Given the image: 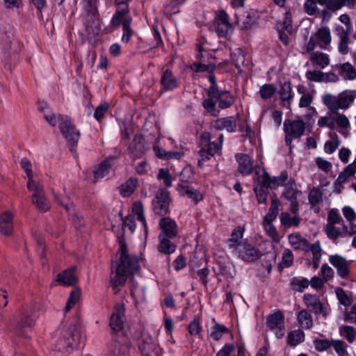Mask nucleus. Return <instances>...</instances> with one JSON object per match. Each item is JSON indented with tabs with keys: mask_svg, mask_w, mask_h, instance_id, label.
Returning <instances> with one entry per match:
<instances>
[{
	"mask_svg": "<svg viewBox=\"0 0 356 356\" xmlns=\"http://www.w3.org/2000/svg\"><path fill=\"white\" fill-rule=\"evenodd\" d=\"M356 98V90H346L337 95L330 93H325L322 97V102L332 114L335 115L334 122H336L339 127L347 129L350 127V122L348 118L341 113H339V109L346 110L353 103Z\"/></svg>",
	"mask_w": 356,
	"mask_h": 356,
	"instance_id": "nucleus-1",
	"label": "nucleus"
},
{
	"mask_svg": "<svg viewBox=\"0 0 356 356\" xmlns=\"http://www.w3.org/2000/svg\"><path fill=\"white\" fill-rule=\"evenodd\" d=\"M140 269L138 257L129 254L125 242L120 241V258L115 275L111 282L113 288L124 284L128 276L133 275Z\"/></svg>",
	"mask_w": 356,
	"mask_h": 356,
	"instance_id": "nucleus-2",
	"label": "nucleus"
},
{
	"mask_svg": "<svg viewBox=\"0 0 356 356\" xmlns=\"http://www.w3.org/2000/svg\"><path fill=\"white\" fill-rule=\"evenodd\" d=\"M44 119L52 127L58 124L59 129L68 142L69 145H75L80 137V133L74 125L72 124L69 117L62 115H55L53 113H44Z\"/></svg>",
	"mask_w": 356,
	"mask_h": 356,
	"instance_id": "nucleus-3",
	"label": "nucleus"
},
{
	"mask_svg": "<svg viewBox=\"0 0 356 356\" xmlns=\"http://www.w3.org/2000/svg\"><path fill=\"white\" fill-rule=\"evenodd\" d=\"M210 134L208 132L203 133L200 136L201 149L199 151L200 159L198 160V166L202 167L203 162L209 160L215 154L220 151L223 142V135L220 134L218 136L219 143L210 142Z\"/></svg>",
	"mask_w": 356,
	"mask_h": 356,
	"instance_id": "nucleus-4",
	"label": "nucleus"
},
{
	"mask_svg": "<svg viewBox=\"0 0 356 356\" xmlns=\"http://www.w3.org/2000/svg\"><path fill=\"white\" fill-rule=\"evenodd\" d=\"M81 334L78 327L72 325L67 330L60 332V339L58 343V350H65L68 352L70 349L76 347L80 342Z\"/></svg>",
	"mask_w": 356,
	"mask_h": 356,
	"instance_id": "nucleus-5",
	"label": "nucleus"
},
{
	"mask_svg": "<svg viewBox=\"0 0 356 356\" xmlns=\"http://www.w3.org/2000/svg\"><path fill=\"white\" fill-rule=\"evenodd\" d=\"M332 36L330 29L327 26H323L310 36L306 45L307 51L311 52L316 47L325 49L330 44Z\"/></svg>",
	"mask_w": 356,
	"mask_h": 356,
	"instance_id": "nucleus-6",
	"label": "nucleus"
},
{
	"mask_svg": "<svg viewBox=\"0 0 356 356\" xmlns=\"http://www.w3.org/2000/svg\"><path fill=\"white\" fill-rule=\"evenodd\" d=\"M39 317L38 307L31 304L18 311L17 326L19 328L32 327Z\"/></svg>",
	"mask_w": 356,
	"mask_h": 356,
	"instance_id": "nucleus-7",
	"label": "nucleus"
},
{
	"mask_svg": "<svg viewBox=\"0 0 356 356\" xmlns=\"http://www.w3.org/2000/svg\"><path fill=\"white\" fill-rule=\"evenodd\" d=\"M305 123L302 120H286L284 122L285 142L291 146L293 139L300 138L305 133Z\"/></svg>",
	"mask_w": 356,
	"mask_h": 356,
	"instance_id": "nucleus-8",
	"label": "nucleus"
},
{
	"mask_svg": "<svg viewBox=\"0 0 356 356\" xmlns=\"http://www.w3.org/2000/svg\"><path fill=\"white\" fill-rule=\"evenodd\" d=\"M303 302L306 307L316 315H321L326 318L330 312L329 305L321 302L316 295L305 293L303 296Z\"/></svg>",
	"mask_w": 356,
	"mask_h": 356,
	"instance_id": "nucleus-9",
	"label": "nucleus"
},
{
	"mask_svg": "<svg viewBox=\"0 0 356 356\" xmlns=\"http://www.w3.org/2000/svg\"><path fill=\"white\" fill-rule=\"evenodd\" d=\"M233 252L241 260L249 263L254 262L261 255L259 250L248 241L241 243V245Z\"/></svg>",
	"mask_w": 356,
	"mask_h": 356,
	"instance_id": "nucleus-10",
	"label": "nucleus"
},
{
	"mask_svg": "<svg viewBox=\"0 0 356 356\" xmlns=\"http://www.w3.org/2000/svg\"><path fill=\"white\" fill-rule=\"evenodd\" d=\"M28 189L32 192V203L35 205L38 210L45 212L50 209V204L45 197L43 186L40 182L28 187Z\"/></svg>",
	"mask_w": 356,
	"mask_h": 356,
	"instance_id": "nucleus-11",
	"label": "nucleus"
},
{
	"mask_svg": "<svg viewBox=\"0 0 356 356\" xmlns=\"http://www.w3.org/2000/svg\"><path fill=\"white\" fill-rule=\"evenodd\" d=\"M170 204L169 192L165 189L159 190L152 200L153 210L155 213L164 216L168 213Z\"/></svg>",
	"mask_w": 356,
	"mask_h": 356,
	"instance_id": "nucleus-12",
	"label": "nucleus"
},
{
	"mask_svg": "<svg viewBox=\"0 0 356 356\" xmlns=\"http://www.w3.org/2000/svg\"><path fill=\"white\" fill-rule=\"evenodd\" d=\"M160 83L163 91H172L179 87V80L170 69L163 68L161 72Z\"/></svg>",
	"mask_w": 356,
	"mask_h": 356,
	"instance_id": "nucleus-13",
	"label": "nucleus"
},
{
	"mask_svg": "<svg viewBox=\"0 0 356 356\" xmlns=\"http://www.w3.org/2000/svg\"><path fill=\"white\" fill-rule=\"evenodd\" d=\"M124 311L123 303H117L115 305L114 311L110 318V326L113 330L118 332L123 328L125 321Z\"/></svg>",
	"mask_w": 356,
	"mask_h": 356,
	"instance_id": "nucleus-14",
	"label": "nucleus"
},
{
	"mask_svg": "<svg viewBox=\"0 0 356 356\" xmlns=\"http://www.w3.org/2000/svg\"><path fill=\"white\" fill-rule=\"evenodd\" d=\"M216 30L220 37H227L232 30V24L228 15L224 11H219L215 19Z\"/></svg>",
	"mask_w": 356,
	"mask_h": 356,
	"instance_id": "nucleus-15",
	"label": "nucleus"
},
{
	"mask_svg": "<svg viewBox=\"0 0 356 356\" xmlns=\"http://www.w3.org/2000/svg\"><path fill=\"white\" fill-rule=\"evenodd\" d=\"M284 315L280 311L275 312L268 318V327L275 331L278 338H282L284 335Z\"/></svg>",
	"mask_w": 356,
	"mask_h": 356,
	"instance_id": "nucleus-16",
	"label": "nucleus"
},
{
	"mask_svg": "<svg viewBox=\"0 0 356 356\" xmlns=\"http://www.w3.org/2000/svg\"><path fill=\"white\" fill-rule=\"evenodd\" d=\"M14 40L13 27L8 24H0V47L8 51L11 49L12 42Z\"/></svg>",
	"mask_w": 356,
	"mask_h": 356,
	"instance_id": "nucleus-17",
	"label": "nucleus"
},
{
	"mask_svg": "<svg viewBox=\"0 0 356 356\" xmlns=\"http://www.w3.org/2000/svg\"><path fill=\"white\" fill-rule=\"evenodd\" d=\"M118 5L119 8L116 10L111 19V24L114 27H119L121 24L122 26L125 23L127 18H131L129 15V6L128 3L125 1H118Z\"/></svg>",
	"mask_w": 356,
	"mask_h": 356,
	"instance_id": "nucleus-18",
	"label": "nucleus"
},
{
	"mask_svg": "<svg viewBox=\"0 0 356 356\" xmlns=\"http://www.w3.org/2000/svg\"><path fill=\"white\" fill-rule=\"evenodd\" d=\"M117 158V155L110 156L102 162L93 171L95 179L99 180L108 175Z\"/></svg>",
	"mask_w": 356,
	"mask_h": 356,
	"instance_id": "nucleus-19",
	"label": "nucleus"
},
{
	"mask_svg": "<svg viewBox=\"0 0 356 356\" xmlns=\"http://www.w3.org/2000/svg\"><path fill=\"white\" fill-rule=\"evenodd\" d=\"M161 232L159 235L163 237L175 238L178 233V227L175 220L170 218H162L159 222Z\"/></svg>",
	"mask_w": 356,
	"mask_h": 356,
	"instance_id": "nucleus-20",
	"label": "nucleus"
},
{
	"mask_svg": "<svg viewBox=\"0 0 356 356\" xmlns=\"http://www.w3.org/2000/svg\"><path fill=\"white\" fill-rule=\"evenodd\" d=\"M330 264L337 268V274L342 278L348 277L349 275L348 263L342 257L336 254L329 258Z\"/></svg>",
	"mask_w": 356,
	"mask_h": 356,
	"instance_id": "nucleus-21",
	"label": "nucleus"
},
{
	"mask_svg": "<svg viewBox=\"0 0 356 356\" xmlns=\"http://www.w3.org/2000/svg\"><path fill=\"white\" fill-rule=\"evenodd\" d=\"M211 98L218 102V106L221 109L229 108L234 103V98L231 92L228 90H218L217 92H214L213 95H209Z\"/></svg>",
	"mask_w": 356,
	"mask_h": 356,
	"instance_id": "nucleus-22",
	"label": "nucleus"
},
{
	"mask_svg": "<svg viewBox=\"0 0 356 356\" xmlns=\"http://www.w3.org/2000/svg\"><path fill=\"white\" fill-rule=\"evenodd\" d=\"M76 266H72L57 275L56 281L65 286H74L78 281Z\"/></svg>",
	"mask_w": 356,
	"mask_h": 356,
	"instance_id": "nucleus-23",
	"label": "nucleus"
},
{
	"mask_svg": "<svg viewBox=\"0 0 356 356\" xmlns=\"http://www.w3.org/2000/svg\"><path fill=\"white\" fill-rule=\"evenodd\" d=\"M334 68L344 80L354 81L356 79V69L350 63L337 64Z\"/></svg>",
	"mask_w": 356,
	"mask_h": 356,
	"instance_id": "nucleus-24",
	"label": "nucleus"
},
{
	"mask_svg": "<svg viewBox=\"0 0 356 356\" xmlns=\"http://www.w3.org/2000/svg\"><path fill=\"white\" fill-rule=\"evenodd\" d=\"M325 232L327 236L332 239H337L342 232H347L350 235H353L356 233V226H351L350 229H348L347 226L342 225L340 226H336V225L327 224Z\"/></svg>",
	"mask_w": 356,
	"mask_h": 356,
	"instance_id": "nucleus-25",
	"label": "nucleus"
},
{
	"mask_svg": "<svg viewBox=\"0 0 356 356\" xmlns=\"http://www.w3.org/2000/svg\"><path fill=\"white\" fill-rule=\"evenodd\" d=\"M236 159L238 163V171L243 175H248L252 172V161L249 155L246 154H236Z\"/></svg>",
	"mask_w": 356,
	"mask_h": 356,
	"instance_id": "nucleus-26",
	"label": "nucleus"
},
{
	"mask_svg": "<svg viewBox=\"0 0 356 356\" xmlns=\"http://www.w3.org/2000/svg\"><path fill=\"white\" fill-rule=\"evenodd\" d=\"M13 214L6 211L0 215V232L4 236H10L13 232Z\"/></svg>",
	"mask_w": 356,
	"mask_h": 356,
	"instance_id": "nucleus-27",
	"label": "nucleus"
},
{
	"mask_svg": "<svg viewBox=\"0 0 356 356\" xmlns=\"http://www.w3.org/2000/svg\"><path fill=\"white\" fill-rule=\"evenodd\" d=\"M177 189L181 195L187 196L196 204L203 199V195L197 190L187 184H179Z\"/></svg>",
	"mask_w": 356,
	"mask_h": 356,
	"instance_id": "nucleus-28",
	"label": "nucleus"
},
{
	"mask_svg": "<svg viewBox=\"0 0 356 356\" xmlns=\"http://www.w3.org/2000/svg\"><path fill=\"white\" fill-rule=\"evenodd\" d=\"M288 240L291 246L296 250L308 252L309 241L298 233H292L288 236Z\"/></svg>",
	"mask_w": 356,
	"mask_h": 356,
	"instance_id": "nucleus-29",
	"label": "nucleus"
},
{
	"mask_svg": "<svg viewBox=\"0 0 356 356\" xmlns=\"http://www.w3.org/2000/svg\"><path fill=\"white\" fill-rule=\"evenodd\" d=\"M243 229L240 227L235 228L232 231L230 238L227 240L228 247L232 250V252L241 245V243L247 241V240L243 239Z\"/></svg>",
	"mask_w": 356,
	"mask_h": 356,
	"instance_id": "nucleus-30",
	"label": "nucleus"
},
{
	"mask_svg": "<svg viewBox=\"0 0 356 356\" xmlns=\"http://www.w3.org/2000/svg\"><path fill=\"white\" fill-rule=\"evenodd\" d=\"M215 128L218 130H226L234 132L236 129V122L234 117H227L218 119L215 122Z\"/></svg>",
	"mask_w": 356,
	"mask_h": 356,
	"instance_id": "nucleus-31",
	"label": "nucleus"
},
{
	"mask_svg": "<svg viewBox=\"0 0 356 356\" xmlns=\"http://www.w3.org/2000/svg\"><path fill=\"white\" fill-rule=\"evenodd\" d=\"M297 321L299 326L303 329L309 330L314 325L312 314L307 309H302L298 312Z\"/></svg>",
	"mask_w": 356,
	"mask_h": 356,
	"instance_id": "nucleus-32",
	"label": "nucleus"
},
{
	"mask_svg": "<svg viewBox=\"0 0 356 356\" xmlns=\"http://www.w3.org/2000/svg\"><path fill=\"white\" fill-rule=\"evenodd\" d=\"M280 218L282 225L285 228H289L292 226L297 227L300 225L301 221L299 214H296L291 217L288 212H282Z\"/></svg>",
	"mask_w": 356,
	"mask_h": 356,
	"instance_id": "nucleus-33",
	"label": "nucleus"
},
{
	"mask_svg": "<svg viewBox=\"0 0 356 356\" xmlns=\"http://www.w3.org/2000/svg\"><path fill=\"white\" fill-rule=\"evenodd\" d=\"M310 53V60L314 65H316L321 68H325L330 64L329 56L323 52H313Z\"/></svg>",
	"mask_w": 356,
	"mask_h": 356,
	"instance_id": "nucleus-34",
	"label": "nucleus"
},
{
	"mask_svg": "<svg viewBox=\"0 0 356 356\" xmlns=\"http://www.w3.org/2000/svg\"><path fill=\"white\" fill-rule=\"evenodd\" d=\"M170 238L163 237V235H159V245H158V250L160 252L170 254L175 252L176 245L170 241Z\"/></svg>",
	"mask_w": 356,
	"mask_h": 356,
	"instance_id": "nucleus-35",
	"label": "nucleus"
},
{
	"mask_svg": "<svg viewBox=\"0 0 356 356\" xmlns=\"http://www.w3.org/2000/svg\"><path fill=\"white\" fill-rule=\"evenodd\" d=\"M300 191L297 189L294 179H290L285 184L282 195L288 200L297 199Z\"/></svg>",
	"mask_w": 356,
	"mask_h": 356,
	"instance_id": "nucleus-36",
	"label": "nucleus"
},
{
	"mask_svg": "<svg viewBox=\"0 0 356 356\" xmlns=\"http://www.w3.org/2000/svg\"><path fill=\"white\" fill-rule=\"evenodd\" d=\"M278 94L280 95L282 100L287 102L290 104V102L293 98L292 87L290 82H284L281 83L278 90Z\"/></svg>",
	"mask_w": 356,
	"mask_h": 356,
	"instance_id": "nucleus-37",
	"label": "nucleus"
},
{
	"mask_svg": "<svg viewBox=\"0 0 356 356\" xmlns=\"http://www.w3.org/2000/svg\"><path fill=\"white\" fill-rule=\"evenodd\" d=\"M323 191L317 187L312 188L308 194V201L312 207H315L323 202Z\"/></svg>",
	"mask_w": 356,
	"mask_h": 356,
	"instance_id": "nucleus-38",
	"label": "nucleus"
},
{
	"mask_svg": "<svg viewBox=\"0 0 356 356\" xmlns=\"http://www.w3.org/2000/svg\"><path fill=\"white\" fill-rule=\"evenodd\" d=\"M20 165L22 168L24 170V171L26 172V176L28 177L27 188L39 183L38 181L33 179V174L31 169V163L27 159H22L20 161Z\"/></svg>",
	"mask_w": 356,
	"mask_h": 356,
	"instance_id": "nucleus-39",
	"label": "nucleus"
},
{
	"mask_svg": "<svg viewBox=\"0 0 356 356\" xmlns=\"http://www.w3.org/2000/svg\"><path fill=\"white\" fill-rule=\"evenodd\" d=\"M305 333L300 330H296L290 333L287 336L288 343L291 346H296L304 341Z\"/></svg>",
	"mask_w": 356,
	"mask_h": 356,
	"instance_id": "nucleus-40",
	"label": "nucleus"
},
{
	"mask_svg": "<svg viewBox=\"0 0 356 356\" xmlns=\"http://www.w3.org/2000/svg\"><path fill=\"white\" fill-rule=\"evenodd\" d=\"M329 136L330 140H327L324 145V151L327 154H332L339 146L340 140L335 133L330 132Z\"/></svg>",
	"mask_w": 356,
	"mask_h": 356,
	"instance_id": "nucleus-41",
	"label": "nucleus"
},
{
	"mask_svg": "<svg viewBox=\"0 0 356 356\" xmlns=\"http://www.w3.org/2000/svg\"><path fill=\"white\" fill-rule=\"evenodd\" d=\"M280 202L277 199H272L270 207L269 208L268 213L265 216L264 220L273 222L274 221L278 213H279V207Z\"/></svg>",
	"mask_w": 356,
	"mask_h": 356,
	"instance_id": "nucleus-42",
	"label": "nucleus"
},
{
	"mask_svg": "<svg viewBox=\"0 0 356 356\" xmlns=\"http://www.w3.org/2000/svg\"><path fill=\"white\" fill-rule=\"evenodd\" d=\"M137 184V179L130 178L122 184L120 187V193L122 195L129 196L135 190Z\"/></svg>",
	"mask_w": 356,
	"mask_h": 356,
	"instance_id": "nucleus-43",
	"label": "nucleus"
},
{
	"mask_svg": "<svg viewBox=\"0 0 356 356\" xmlns=\"http://www.w3.org/2000/svg\"><path fill=\"white\" fill-rule=\"evenodd\" d=\"M309 285V281L305 277H293L291 282V289L297 292H302Z\"/></svg>",
	"mask_w": 356,
	"mask_h": 356,
	"instance_id": "nucleus-44",
	"label": "nucleus"
},
{
	"mask_svg": "<svg viewBox=\"0 0 356 356\" xmlns=\"http://www.w3.org/2000/svg\"><path fill=\"white\" fill-rule=\"evenodd\" d=\"M112 356H129V347L115 341L111 346Z\"/></svg>",
	"mask_w": 356,
	"mask_h": 356,
	"instance_id": "nucleus-45",
	"label": "nucleus"
},
{
	"mask_svg": "<svg viewBox=\"0 0 356 356\" xmlns=\"http://www.w3.org/2000/svg\"><path fill=\"white\" fill-rule=\"evenodd\" d=\"M228 332V329L223 325L216 323L212 328L209 336L214 341H218L221 339L222 334Z\"/></svg>",
	"mask_w": 356,
	"mask_h": 356,
	"instance_id": "nucleus-46",
	"label": "nucleus"
},
{
	"mask_svg": "<svg viewBox=\"0 0 356 356\" xmlns=\"http://www.w3.org/2000/svg\"><path fill=\"white\" fill-rule=\"evenodd\" d=\"M132 211L134 216H136L137 220L143 224V226L147 230V224L143 214V207L140 202H135L133 205Z\"/></svg>",
	"mask_w": 356,
	"mask_h": 356,
	"instance_id": "nucleus-47",
	"label": "nucleus"
},
{
	"mask_svg": "<svg viewBox=\"0 0 356 356\" xmlns=\"http://www.w3.org/2000/svg\"><path fill=\"white\" fill-rule=\"evenodd\" d=\"M276 92V88L273 84L266 83L261 86L259 94L263 99H268L272 97Z\"/></svg>",
	"mask_w": 356,
	"mask_h": 356,
	"instance_id": "nucleus-48",
	"label": "nucleus"
},
{
	"mask_svg": "<svg viewBox=\"0 0 356 356\" xmlns=\"http://www.w3.org/2000/svg\"><path fill=\"white\" fill-rule=\"evenodd\" d=\"M191 67L196 72H212L216 69V65L211 63L205 64L204 62H199L193 63Z\"/></svg>",
	"mask_w": 356,
	"mask_h": 356,
	"instance_id": "nucleus-49",
	"label": "nucleus"
},
{
	"mask_svg": "<svg viewBox=\"0 0 356 356\" xmlns=\"http://www.w3.org/2000/svg\"><path fill=\"white\" fill-rule=\"evenodd\" d=\"M232 59L237 69H240L241 66L245 65V54L241 49H236V51L232 54Z\"/></svg>",
	"mask_w": 356,
	"mask_h": 356,
	"instance_id": "nucleus-50",
	"label": "nucleus"
},
{
	"mask_svg": "<svg viewBox=\"0 0 356 356\" xmlns=\"http://www.w3.org/2000/svg\"><path fill=\"white\" fill-rule=\"evenodd\" d=\"M340 332L349 343H353L356 336V332L353 327L343 325L340 327Z\"/></svg>",
	"mask_w": 356,
	"mask_h": 356,
	"instance_id": "nucleus-51",
	"label": "nucleus"
},
{
	"mask_svg": "<svg viewBox=\"0 0 356 356\" xmlns=\"http://www.w3.org/2000/svg\"><path fill=\"white\" fill-rule=\"evenodd\" d=\"M332 346L337 354L339 356H346L348 355L347 352V345L346 343L341 340H333L331 341Z\"/></svg>",
	"mask_w": 356,
	"mask_h": 356,
	"instance_id": "nucleus-52",
	"label": "nucleus"
},
{
	"mask_svg": "<svg viewBox=\"0 0 356 356\" xmlns=\"http://www.w3.org/2000/svg\"><path fill=\"white\" fill-rule=\"evenodd\" d=\"M272 222H273L263 220V226L268 235L271 237L273 241L277 242L280 240V237L275 227L273 225Z\"/></svg>",
	"mask_w": 356,
	"mask_h": 356,
	"instance_id": "nucleus-53",
	"label": "nucleus"
},
{
	"mask_svg": "<svg viewBox=\"0 0 356 356\" xmlns=\"http://www.w3.org/2000/svg\"><path fill=\"white\" fill-rule=\"evenodd\" d=\"M215 98L209 97L202 102V106L213 116H217L218 111L216 109Z\"/></svg>",
	"mask_w": 356,
	"mask_h": 356,
	"instance_id": "nucleus-54",
	"label": "nucleus"
},
{
	"mask_svg": "<svg viewBox=\"0 0 356 356\" xmlns=\"http://www.w3.org/2000/svg\"><path fill=\"white\" fill-rule=\"evenodd\" d=\"M353 28L343 26L341 25H336L334 28V33L338 39L350 38V34L351 33Z\"/></svg>",
	"mask_w": 356,
	"mask_h": 356,
	"instance_id": "nucleus-55",
	"label": "nucleus"
},
{
	"mask_svg": "<svg viewBox=\"0 0 356 356\" xmlns=\"http://www.w3.org/2000/svg\"><path fill=\"white\" fill-rule=\"evenodd\" d=\"M80 289H74L71 293L65 306V311L68 312L78 302L80 297Z\"/></svg>",
	"mask_w": 356,
	"mask_h": 356,
	"instance_id": "nucleus-56",
	"label": "nucleus"
},
{
	"mask_svg": "<svg viewBox=\"0 0 356 356\" xmlns=\"http://www.w3.org/2000/svg\"><path fill=\"white\" fill-rule=\"evenodd\" d=\"M288 180L287 172L283 170L277 177H272L271 188H276L279 186H284Z\"/></svg>",
	"mask_w": 356,
	"mask_h": 356,
	"instance_id": "nucleus-57",
	"label": "nucleus"
},
{
	"mask_svg": "<svg viewBox=\"0 0 356 356\" xmlns=\"http://www.w3.org/2000/svg\"><path fill=\"white\" fill-rule=\"evenodd\" d=\"M293 262V255L291 250L285 249L282 253V261L280 266L282 268L291 266Z\"/></svg>",
	"mask_w": 356,
	"mask_h": 356,
	"instance_id": "nucleus-58",
	"label": "nucleus"
},
{
	"mask_svg": "<svg viewBox=\"0 0 356 356\" xmlns=\"http://www.w3.org/2000/svg\"><path fill=\"white\" fill-rule=\"evenodd\" d=\"M313 343L315 349L319 352L327 350L332 346L331 341L327 339H314Z\"/></svg>",
	"mask_w": 356,
	"mask_h": 356,
	"instance_id": "nucleus-59",
	"label": "nucleus"
},
{
	"mask_svg": "<svg viewBox=\"0 0 356 356\" xmlns=\"http://www.w3.org/2000/svg\"><path fill=\"white\" fill-rule=\"evenodd\" d=\"M180 184H186L193 181V173L191 168H185L179 174Z\"/></svg>",
	"mask_w": 356,
	"mask_h": 356,
	"instance_id": "nucleus-60",
	"label": "nucleus"
},
{
	"mask_svg": "<svg viewBox=\"0 0 356 356\" xmlns=\"http://www.w3.org/2000/svg\"><path fill=\"white\" fill-rule=\"evenodd\" d=\"M327 224H334V225H344L343 222V219L339 214L337 210L331 209L327 215Z\"/></svg>",
	"mask_w": 356,
	"mask_h": 356,
	"instance_id": "nucleus-61",
	"label": "nucleus"
},
{
	"mask_svg": "<svg viewBox=\"0 0 356 356\" xmlns=\"http://www.w3.org/2000/svg\"><path fill=\"white\" fill-rule=\"evenodd\" d=\"M157 178L159 180H163V184L166 187H170L172 186V177L168 170L164 168L160 169Z\"/></svg>",
	"mask_w": 356,
	"mask_h": 356,
	"instance_id": "nucleus-62",
	"label": "nucleus"
},
{
	"mask_svg": "<svg viewBox=\"0 0 356 356\" xmlns=\"http://www.w3.org/2000/svg\"><path fill=\"white\" fill-rule=\"evenodd\" d=\"M306 78L314 82H322L323 81V78L325 77V74L323 72L319 70H314V71H307L305 74Z\"/></svg>",
	"mask_w": 356,
	"mask_h": 356,
	"instance_id": "nucleus-63",
	"label": "nucleus"
},
{
	"mask_svg": "<svg viewBox=\"0 0 356 356\" xmlns=\"http://www.w3.org/2000/svg\"><path fill=\"white\" fill-rule=\"evenodd\" d=\"M305 12L309 15H315L318 13L317 3L312 0H306L304 3Z\"/></svg>",
	"mask_w": 356,
	"mask_h": 356,
	"instance_id": "nucleus-64",
	"label": "nucleus"
}]
</instances>
